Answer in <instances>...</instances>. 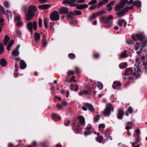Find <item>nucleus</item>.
<instances>
[{
	"label": "nucleus",
	"instance_id": "1",
	"mask_svg": "<svg viewBox=\"0 0 147 147\" xmlns=\"http://www.w3.org/2000/svg\"><path fill=\"white\" fill-rule=\"evenodd\" d=\"M79 122L76 123L75 121L72 123V127L73 130L77 134L80 133L82 130V128L80 125H83L85 123V119L84 117L82 115L78 116L77 117Z\"/></svg>",
	"mask_w": 147,
	"mask_h": 147
},
{
	"label": "nucleus",
	"instance_id": "2",
	"mask_svg": "<svg viewBox=\"0 0 147 147\" xmlns=\"http://www.w3.org/2000/svg\"><path fill=\"white\" fill-rule=\"evenodd\" d=\"M146 57H147L146 59H145V57L144 56L141 57L142 61H140V59L137 58L136 60V62L137 63L138 65H136V64H135L136 66V67H134V69L135 71H136L137 72H139L140 71L139 67H140L142 66V65L144 66L145 71L147 72V54Z\"/></svg>",
	"mask_w": 147,
	"mask_h": 147
},
{
	"label": "nucleus",
	"instance_id": "3",
	"mask_svg": "<svg viewBox=\"0 0 147 147\" xmlns=\"http://www.w3.org/2000/svg\"><path fill=\"white\" fill-rule=\"evenodd\" d=\"M37 10V7L34 5H30L28 8V13L26 15V20L29 21L31 20L35 16V11Z\"/></svg>",
	"mask_w": 147,
	"mask_h": 147
},
{
	"label": "nucleus",
	"instance_id": "4",
	"mask_svg": "<svg viewBox=\"0 0 147 147\" xmlns=\"http://www.w3.org/2000/svg\"><path fill=\"white\" fill-rule=\"evenodd\" d=\"M113 19V16L111 15H109L108 17L102 16L100 18V21L106 24L105 26L109 28L111 26L112 22L111 20Z\"/></svg>",
	"mask_w": 147,
	"mask_h": 147
},
{
	"label": "nucleus",
	"instance_id": "5",
	"mask_svg": "<svg viewBox=\"0 0 147 147\" xmlns=\"http://www.w3.org/2000/svg\"><path fill=\"white\" fill-rule=\"evenodd\" d=\"M96 86L94 82H91V84L89 85H87L86 86V89L87 90H84L79 93L80 96H82L83 94H87L90 93L92 90L95 89Z\"/></svg>",
	"mask_w": 147,
	"mask_h": 147
},
{
	"label": "nucleus",
	"instance_id": "6",
	"mask_svg": "<svg viewBox=\"0 0 147 147\" xmlns=\"http://www.w3.org/2000/svg\"><path fill=\"white\" fill-rule=\"evenodd\" d=\"M113 109L114 108L112 105L111 103H109L106 107L102 113L105 116H109L111 114V111H113Z\"/></svg>",
	"mask_w": 147,
	"mask_h": 147
},
{
	"label": "nucleus",
	"instance_id": "7",
	"mask_svg": "<svg viewBox=\"0 0 147 147\" xmlns=\"http://www.w3.org/2000/svg\"><path fill=\"white\" fill-rule=\"evenodd\" d=\"M26 26L29 31L32 34L33 33V29L34 30H36L37 29V22L34 21L32 23L31 22H29L26 24Z\"/></svg>",
	"mask_w": 147,
	"mask_h": 147
},
{
	"label": "nucleus",
	"instance_id": "8",
	"mask_svg": "<svg viewBox=\"0 0 147 147\" xmlns=\"http://www.w3.org/2000/svg\"><path fill=\"white\" fill-rule=\"evenodd\" d=\"M131 38L135 41L140 40L141 41H143L145 37V35L142 33H140L136 34V35L135 34H132L131 35Z\"/></svg>",
	"mask_w": 147,
	"mask_h": 147
},
{
	"label": "nucleus",
	"instance_id": "9",
	"mask_svg": "<svg viewBox=\"0 0 147 147\" xmlns=\"http://www.w3.org/2000/svg\"><path fill=\"white\" fill-rule=\"evenodd\" d=\"M50 18L52 21H56L59 20L60 17L58 11H53L50 14Z\"/></svg>",
	"mask_w": 147,
	"mask_h": 147
},
{
	"label": "nucleus",
	"instance_id": "10",
	"mask_svg": "<svg viewBox=\"0 0 147 147\" xmlns=\"http://www.w3.org/2000/svg\"><path fill=\"white\" fill-rule=\"evenodd\" d=\"M77 0H64L62 2V3L67 5H69L70 7H74L78 5L76 4Z\"/></svg>",
	"mask_w": 147,
	"mask_h": 147
},
{
	"label": "nucleus",
	"instance_id": "11",
	"mask_svg": "<svg viewBox=\"0 0 147 147\" xmlns=\"http://www.w3.org/2000/svg\"><path fill=\"white\" fill-rule=\"evenodd\" d=\"M69 12L68 8L65 7H60L59 11V13L60 14H66Z\"/></svg>",
	"mask_w": 147,
	"mask_h": 147
},
{
	"label": "nucleus",
	"instance_id": "12",
	"mask_svg": "<svg viewBox=\"0 0 147 147\" xmlns=\"http://www.w3.org/2000/svg\"><path fill=\"white\" fill-rule=\"evenodd\" d=\"M127 12L124 8L121 11H119L117 12L116 13V15L119 17H121L124 16L125 13Z\"/></svg>",
	"mask_w": 147,
	"mask_h": 147
},
{
	"label": "nucleus",
	"instance_id": "13",
	"mask_svg": "<svg viewBox=\"0 0 147 147\" xmlns=\"http://www.w3.org/2000/svg\"><path fill=\"white\" fill-rule=\"evenodd\" d=\"M84 105L88 108L89 110L91 112H95V109L91 104L86 103Z\"/></svg>",
	"mask_w": 147,
	"mask_h": 147
},
{
	"label": "nucleus",
	"instance_id": "14",
	"mask_svg": "<svg viewBox=\"0 0 147 147\" xmlns=\"http://www.w3.org/2000/svg\"><path fill=\"white\" fill-rule=\"evenodd\" d=\"M124 115V113L121 110L119 109L117 114V117L118 119H122L123 116Z\"/></svg>",
	"mask_w": 147,
	"mask_h": 147
},
{
	"label": "nucleus",
	"instance_id": "15",
	"mask_svg": "<svg viewBox=\"0 0 147 147\" xmlns=\"http://www.w3.org/2000/svg\"><path fill=\"white\" fill-rule=\"evenodd\" d=\"M109 130V129H107L105 131H104L102 132V133H105V137L107 138V140H112V136H110L108 132Z\"/></svg>",
	"mask_w": 147,
	"mask_h": 147
},
{
	"label": "nucleus",
	"instance_id": "16",
	"mask_svg": "<svg viewBox=\"0 0 147 147\" xmlns=\"http://www.w3.org/2000/svg\"><path fill=\"white\" fill-rule=\"evenodd\" d=\"M51 6L50 5L45 4L42 5H39L38 6V8L41 9L45 10L47 9L48 8L50 7Z\"/></svg>",
	"mask_w": 147,
	"mask_h": 147
},
{
	"label": "nucleus",
	"instance_id": "17",
	"mask_svg": "<svg viewBox=\"0 0 147 147\" xmlns=\"http://www.w3.org/2000/svg\"><path fill=\"white\" fill-rule=\"evenodd\" d=\"M77 5L76 8L78 9H82L84 8H86L88 7V5L87 4H83L81 5Z\"/></svg>",
	"mask_w": 147,
	"mask_h": 147
},
{
	"label": "nucleus",
	"instance_id": "18",
	"mask_svg": "<svg viewBox=\"0 0 147 147\" xmlns=\"http://www.w3.org/2000/svg\"><path fill=\"white\" fill-rule=\"evenodd\" d=\"M34 40L36 42H38L40 39V36L39 33L36 32L34 36Z\"/></svg>",
	"mask_w": 147,
	"mask_h": 147
},
{
	"label": "nucleus",
	"instance_id": "19",
	"mask_svg": "<svg viewBox=\"0 0 147 147\" xmlns=\"http://www.w3.org/2000/svg\"><path fill=\"white\" fill-rule=\"evenodd\" d=\"M26 63L24 61L22 60H20V68L21 69H23L26 67Z\"/></svg>",
	"mask_w": 147,
	"mask_h": 147
},
{
	"label": "nucleus",
	"instance_id": "20",
	"mask_svg": "<svg viewBox=\"0 0 147 147\" xmlns=\"http://www.w3.org/2000/svg\"><path fill=\"white\" fill-rule=\"evenodd\" d=\"M123 7L119 3L116 5L114 7V10L116 11H119Z\"/></svg>",
	"mask_w": 147,
	"mask_h": 147
},
{
	"label": "nucleus",
	"instance_id": "21",
	"mask_svg": "<svg viewBox=\"0 0 147 147\" xmlns=\"http://www.w3.org/2000/svg\"><path fill=\"white\" fill-rule=\"evenodd\" d=\"M51 118L55 120L57 119L59 120L61 119V117L60 116H59L57 114L55 113H53L52 114Z\"/></svg>",
	"mask_w": 147,
	"mask_h": 147
},
{
	"label": "nucleus",
	"instance_id": "22",
	"mask_svg": "<svg viewBox=\"0 0 147 147\" xmlns=\"http://www.w3.org/2000/svg\"><path fill=\"white\" fill-rule=\"evenodd\" d=\"M7 64V61L4 58H2L0 60V65L3 67L6 66Z\"/></svg>",
	"mask_w": 147,
	"mask_h": 147
},
{
	"label": "nucleus",
	"instance_id": "23",
	"mask_svg": "<svg viewBox=\"0 0 147 147\" xmlns=\"http://www.w3.org/2000/svg\"><path fill=\"white\" fill-rule=\"evenodd\" d=\"M133 72V70L131 68H127L125 70V71L124 74V75H130Z\"/></svg>",
	"mask_w": 147,
	"mask_h": 147
},
{
	"label": "nucleus",
	"instance_id": "24",
	"mask_svg": "<svg viewBox=\"0 0 147 147\" xmlns=\"http://www.w3.org/2000/svg\"><path fill=\"white\" fill-rule=\"evenodd\" d=\"M10 40V38L8 36L6 35L5 36L4 39L3 40V44L5 46H6Z\"/></svg>",
	"mask_w": 147,
	"mask_h": 147
},
{
	"label": "nucleus",
	"instance_id": "25",
	"mask_svg": "<svg viewBox=\"0 0 147 147\" xmlns=\"http://www.w3.org/2000/svg\"><path fill=\"white\" fill-rule=\"evenodd\" d=\"M5 16L7 17L8 20L9 21V19L11 18H12V13L11 12L7 10L4 13Z\"/></svg>",
	"mask_w": 147,
	"mask_h": 147
},
{
	"label": "nucleus",
	"instance_id": "26",
	"mask_svg": "<svg viewBox=\"0 0 147 147\" xmlns=\"http://www.w3.org/2000/svg\"><path fill=\"white\" fill-rule=\"evenodd\" d=\"M133 5L136 6L138 8H140L141 6V2L140 1H135L133 3Z\"/></svg>",
	"mask_w": 147,
	"mask_h": 147
},
{
	"label": "nucleus",
	"instance_id": "27",
	"mask_svg": "<svg viewBox=\"0 0 147 147\" xmlns=\"http://www.w3.org/2000/svg\"><path fill=\"white\" fill-rule=\"evenodd\" d=\"M98 16H99L97 12H95L93 14L92 16H90L89 18V20L91 21L92 20V19L96 18Z\"/></svg>",
	"mask_w": 147,
	"mask_h": 147
},
{
	"label": "nucleus",
	"instance_id": "28",
	"mask_svg": "<svg viewBox=\"0 0 147 147\" xmlns=\"http://www.w3.org/2000/svg\"><path fill=\"white\" fill-rule=\"evenodd\" d=\"M103 137L101 136H100L96 138V140L99 143H102L103 140Z\"/></svg>",
	"mask_w": 147,
	"mask_h": 147
},
{
	"label": "nucleus",
	"instance_id": "29",
	"mask_svg": "<svg viewBox=\"0 0 147 147\" xmlns=\"http://www.w3.org/2000/svg\"><path fill=\"white\" fill-rule=\"evenodd\" d=\"M44 25L46 29L48 28V19L47 18H44Z\"/></svg>",
	"mask_w": 147,
	"mask_h": 147
},
{
	"label": "nucleus",
	"instance_id": "30",
	"mask_svg": "<svg viewBox=\"0 0 147 147\" xmlns=\"http://www.w3.org/2000/svg\"><path fill=\"white\" fill-rule=\"evenodd\" d=\"M127 50H125L123 52L121 53L120 57L121 58L127 57L128 55L127 54Z\"/></svg>",
	"mask_w": 147,
	"mask_h": 147
},
{
	"label": "nucleus",
	"instance_id": "31",
	"mask_svg": "<svg viewBox=\"0 0 147 147\" xmlns=\"http://www.w3.org/2000/svg\"><path fill=\"white\" fill-rule=\"evenodd\" d=\"M136 71H135L133 74V75L131 76H129L127 77V80L128 81L131 80L134 78V77L135 76L137 75V74Z\"/></svg>",
	"mask_w": 147,
	"mask_h": 147
},
{
	"label": "nucleus",
	"instance_id": "32",
	"mask_svg": "<svg viewBox=\"0 0 147 147\" xmlns=\"http://www.w3.org/2000/svg\"><path fill=\"white\" fill-rule=\"evenodd\" d=\"M74 15V11H70L67 15V17L68 18H71Z\"/></svg>",
	"mask_w": 147,
	"mask_h": 147
},
{
	"label": "nucleus",
	"instance_id": "33",
	"mask_svg": "<svg viewBox=\"0 0 147 147\" xmlns=\"http://www.w3.org/2000/svg\"><path fill=\"white\" fill-rule=\"evenodd\" d=\"M19 54V52L18 51L14 50L11 53L12 55L14 56H17Z\"/></svg>",
	"mask_w": 147,
	"mask_h": 147
},
{
	"label": "nucleus",
	"instance_id": "34",
	"mask_svg": "<svg viewBox=\"0 0 147 147\" xmlns=\"http://www.w3.org/2000/svg\"><path fill=\"white\" fill-rule=\"evenodd\" d=\"M127 65V63L125 62L120 64L119 65V67L120 68L122 69L126 68Z\"/></svg>",
	"mask_w": 147,
	"mask_h": 147
},
{
	"label": "nucleus",
	"instance_id": "35",
	"mask_svg": "<svg viewBox=\"0 0 147 147\" xmlns=\"http://www.w3.org/2000/svg\"><path fill=\"white\" fill-rule=\"evenodd\" d=\"M4 52V47L2 44L0 43V55Z\"/></svg>",
	"mask_w": 147,
	"mask_h": 147
},
{
	"label": "nucleus",
	"instance_id": "36",
	"mask_svg": "<svg viewBox=\"0 0 147 147\" xmlns=\"http://www.w3.org/2000/svg\"><path fill=\"white\" fill-rule=\"evenodd\" d=\"M128 2L127 0H121L119 3L123 7H124L126 3Z\"/></svg>",
	"mask_w": 147,
	"mask_h": 147
},
{
	"label": "nucleus",
	"instance_id": "37",
	"mask_svg": "<svg viewBox=\"0 0 147 147\" xmlns=\"http://www.w3.org/2000/svg\"><path fill=\"white\" fill-rule=\"evenodd\" d=\"M124 22V19L119 20L117 21V24L118 25L121 26L123 24V22Z\"/></svg>",
	"mask_w": 147,
	"mask_h": 147
},
{
	"label": "nucleus",
	"instance_id": "38",
	"mask_svg": "<svg viewBox=\"0 0 147 147\" xmlns=\"http://www.w3.org/2000/svg\"><path fill=\"white\" fill-rule=\"evenodd\" d=\"M74 15H80L82 14V12L80 11L74 10Z\"/></svg>",
	"mask_w": 147,
	"mask_h": 147
},
{
	"label": "nucleus",
	"instance_id": "39",
	"mask_svg": "<svg viewBox=\"0 0 147 147\" xmlns=\"http://www.w3.org/2000/svg\"><path fill=\"white\" fill-rule=\"evenodd\" d=\"M68 56L71 59H74L76 58L75 55L73 53H69L68 55Z\"/></svg>",
	"mask_w": 147,
	"mask_h": 147
},
{
	"label": "nucleus",
	"instance_id": "40",
	"mask_svg": "<svg viewBox=\"0 0 147 147\" xmlns=\"http://www.w3.org/2000/svg\"><path fill=\"white\" fill-rule=\"evenodd\" d=\"M97 3V0H92L88 3V4L90 5H92L95 4Z\"/></svg>",
	"mask_w": 147,
	"mask_h": 147
},
{
	"label": "nucleus",
	"instance_id": "41",
	"mask_svg": "<svg viewBox=\"0 0 147 147\" xmlns=\"http://www.w3.org/2000/svg\"><path fill=\"white\" fill-rule=\"evenodd\" d=\"M75 73V71H69L67 72V78H68L71 75H74Z\"/></svg>",
	"mask_w": 147,
	"mask_h": 147
},
{
	"label": "nucleus",
	"instance_id": "42",
	"mask_svg": "<svg viewBox=\"0 0 147 147\" xmlns=\"http://www.w3.org/2000/svg\"><path fill=\"white\" fill-rule=\"evenodd\" d=\"M100 54L98 53H94L92 55V57L94 58L97 59L100 57Z\"/></svg>",
	"mask_w": 147,
	"mask_h": 147
},
{
	"label": "nucleus",
	"instance_id": "43",
	"mask_svg": "<svg viewBox=\"0 0 147 147\" xmlns=\"http://www.w3.org/2000/svg\"><path fill=\"white\" fill-rule=\"evenodd\" d=\"M142 44V49H143L144 47H145L147 45V39H146L143 42Z\"/></svg>",
	"mask_w": 147,
	"mask_h": 147
},
{
	"label": "nucleus",
	"instance_id": "44",
	"mask_svg": "<svg viewBox=\"0 0 147 147\" xmlns=\"http://www.w3.org/2000/svg\"><path fill=\"white\" fill-rule=\"evenodd\" d=\"M0 11L3 14L5 13V10L4 8L1 5H0Z\"/></svg>",
	"mask_w": 147,
	"mask_h": 147
},
{
	"label": "nucleus",
	"instance_id": "45",
	"mask_svg": "<svg viewBox=\"0 0 147 147\" xmlns=\"http://www.w3.org/2000/svg\"><path fill=\"white\" fill-rule=\"evenodd\" d=\"M113 84L116 86H119L121 85V83L120 82L116 81H114Z\"/></svg>",
	"mask_w": 147,
	"mask_h": 147
},
{
	"label": "nucleus",
	"instance_id": "46",
	"mask_svg": "<svg viewBox=\"0 0 147 147\" xmlns=\"http://www.w3.org/2000/svg\"><path fill=\"white\" fill-rule=\"evenodd\" d=\"M125 10L127 12H128L129 9H133V7L132 6H127L126 7L124 8Z\"/></svg>",
	"mask_w": 147,
	"mask_h": 147
},
{
	"label": "nucleus",
	"instance_id": "47",
	"mask_svg": "<svg viewBox=\"0 0 147 147\" xmlns=\"http://www.w3.org/2000/svg\"><path fill=\"white\" fill-rule=\"evenodd\" d=\"M4 5L6 8H8L9 7V4L7 1L4 2Z\"/></svg>",
	"mask_w": 147,
	"mask_h": 147
},
{
	"label": "nucleus",
	"instance_id": "48",
	"mask_svg": "<svg viewBox=\"0 0 147 147\" xmlns=\"http://www.w3.org/2000/svg\"><path fill=\"white\" fill-rule=\"evenodd\" d=\"M100 118V116L99 115H97L94 118V120L96 122H97L98 121L99 119Z\"/></svg>",
	"mask_w": 147,
	"mask_h": 147
},
{
	"label": "nucleus",
	"instance_id": "49",
	"mask_svg": "<svg viewBox=\"0 0 147 147\" xmlns=\"http://www.w3.org/2000/svg\"><path fill=\"white\" fill-rule=\"evenodd\" d=\"M140 43L139 42H137L136 43V45H135L134 46L136 47L135 50H138L139 49V48L140 47Z\"/></svg>",
	"mask_w": 147,
	"mask_h": 147
},
{
	"label": "nucleus",
	"instance_id": "50",
	"mask_svg": "<svg viewBox=\"0 0 147 147\" xmlns=\"http://www.w3.org/2000/svg\"><path fill=\"white\" fill-rule=\"evenodd\" d=\"M98 87L100 90H102L103 88V85L101 83H98Z\"/></svg>",
	"mask_w": 147,
	"mask_h": 147
},
{
	"label": "nucleus",
	"instance_id": "51",
	"mask_svg": "<svg viewBox=\"0 0 147 147\" xmlns=\"http://www.w3.org/2000/svg\"><path fill=\"white\" fill-rule=\"evenodd\" d=\"M127 111L129 112V114H131L133 112V109L131 107H129Z\"/></svg>",
	"mask_w": 147,
	"mask_h": 147
},
{
	"label": "nucleus",
	"instance_id": "52",
	"mask_svg": "<svg viewBox=\"0 0 147 147\" xmlns=\"http://www.w3.org/2000/svg\"><path fill=\"white\" fill-rule=\"evenodd\" d=\"M22 22L20 21H18V22L16 23V25L18 27L22 26Z\"/></svg>",
	"mask_w": 147,
	"mask_h": 147
},
{
	"label": "nucleus",
	"instance_id": "53",
	"mask_svg": "<svg viewBox=\"0 0 147 147\" xmlns=\"http://www.w3.org/2000/svg\"><path fill=\"white\" fill-rule=\"evenodd\" d=\"M84 133L85 136H87L90 135L91 133L90 131H88L84 132Z\"/></svg>",
	"mask_w": 147,
	"mask_h": 147
},
{
	"label": "nucleus",
	"instance_id": "54",
	"mask_svg": "<svg viewBox=\"0 0 147 147\" xmlns=\"http://www.w3.org/2000/svg\"><path fill=\"white\" fill-rule=\"evenodd\" d=\"M39 26L40 27L42 26V20L40 18H39L38 19Z\"/></svg>",
	"mask_w": 147,
	"mask_h": 147
},
{
	"label": "nucleus",
	"instance_id": "55",
	"mask_svg": "<svg viewBox=\"0 0 147 147\" xmlns=\"http://www.w3.org/2000/svg\"><path fill=\"white\" fill-rule=\"evenodd\" d=\"M97 7V5H94L90 7L89 8V9L90 10H93L96 7Z\"/></svg>",
	"mask_w": 147,
	"mask_h": 147
},
{
	"label": "nucleus",
	"instance_id": "56",
	"mask_svg": "<svg viewBox=\"0 0 147 147\" xmlns=\"http://www.w3.org/2000/svg\"><path fill=\"white\" fill-rule=\"evenodd\" d=\"M135 131L136 133V135L140 136V130L139 128H137L135 130Z\"/></svg>",
	"mask_w": 147,
	"mask_h": 147
},
{
	"label": "nucleus",
	"instance_id": "57",
	"mask_svg": "<svg viewBox=\"0 0 147 147\" xmlns=\"http://www.w3.org/2000/svg\"><path fill=\"white\" fill-rule=\"evenodd\" d=\"M15 20L16 21H20L21 18L20 16H18L15 17Z\"/></svg>",
	"mask_w": 147,
	"mask_h": 147
},
{
	"label": "nucleus",
	"instance_id": "58",
	"mask_svg": "<svg viewBox=\"0 0 147 147\" xmlns=\"http://www.w3.org/2000/svg\"><path fill=\"white\" fill-rule=\"evenodd\" d=\"M57 109L59 110L63 108V106L60 104H57L56 105Z\"/></svg>",
	"mask_w": 147,
	"mask_h": 147
},
{
	"label": "nucleus",
	"instance_id": "59",
	"mask_svg": "<svg viewBox=\"0 0 147 147\" xmlns=\"http://www.w3.org/2000/svg\"><path fill=\"white\" fill-rule=\"evenodd\" d=\"M97 12L99 16L104 13H105V11L104 10H102Z\"/></svg>",
	"mask_w": 147,
	"mask_h": 147
},
{
	"label": "nucleus",
	"instance_id": "60",
	"mask_svg": "<svg viewBox=\"0 0 147 147\" xmlns=\"http://www.w3.org/2000/svg\"><path fill=\"white\" fill-rule=\"evenodd\" d=\"M127 43L129 45H133L134 44V42L131 40L127 41Z\"/></svg>",
	"mask_w": 147,
	"mask_h": 147
},
{
	"label": "nucleus",
	"instance_id": "61",
	"mask_svg": "<svg viewBox=\"0 0 147 147\" xmlns=\"http://www.w3.org/2000/svg\"><path fill=\"white\" fill-rule=\"evenodd\" d=\"M115 1H112L111 2L109 3L107 5H108V6H111L112 5H113L115 3Z\"/></svg>",
	"mask_w": 147,
	"mask_h": 147
},
{
	"label": "nucleus",
	"instance_id": "62",
	"mask_svg": "<svg viewBox=\"0 0 147 147\" xmlns=\"http://www.w3.org/2000/svg\"><path fill=\"white\" fill-rule=\"evenodd\" d=\"M40 3H46L48 0H37Z\"/></svg>",
	"mask_w": 147,
	"mask_h": 147
},
{
	"label": "nucleus",
	"instance_id": "63",
	"mask_svg": "<svg viewBox=\"0 0 147 147\" xmlns=\"http://www.w3.org/2000/svg\"><path fill=\"white\" fill-rule=\"evenodd\" d=\"M74 68L75 69V73H76L77 74H78L79 72V69L77 67H75Z\"/></svg>",
	"mask_w": 147,
	"mask_h": 147
},
{
	"label": "nucleus",
	"instance_id": "64",
	"mask_svg": "<svg viewBox=\"0 0 147 147\" xmlns=\"http://www.w3.org/2000/svg\"><path fill=\"white\" fill-rule=\"evenodd\" d=\"M103 5L101 1L98 3L96 5H97L98 8L101 7L102 5Z\"/></svg>",
	"mask_w": 147,
	"mask_h": 147
}]
</instances>
